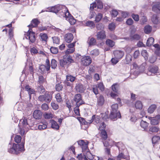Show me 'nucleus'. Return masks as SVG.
<instances>
[{"label":"nucleus","instance_id":"nucleus-23","mask_svg":"<svg viewBox=\"0 0 160 160\" xmlns=\"http://www.w3.org/2000/svg\"><path fill=\"white\" fill-rule=\"evenodd\" d=\"M38 128L40 130L46 129L47 127V122L45 121H42L39 123Z\"/></svg>","mask_w":160,"mask_h":160},{"label":"nucleus","instance_id":"nucleus-55","mask_svg":"<svg viewBox=\"0 0 160 160\" xmlns=\"http://www.w3.org/2000/svg\"><path fill=\"white\" fill-rule=\"evenodd\" d=\"M57 63L56 61L54 59H52L51 61V67L52 68L55 69L57 67Z\"/></svg>","mask_w":160,"mask_h":160},{"label":"nucleus","instance_id":"nucleus-53","mask_svg":"<svg viewBox=\"0 0 160 160\" xmlns=\"http://www.w3.org/2000/svg\"><path fill=\"white\" fill-rule=\"evenodd\" d=\"M96 28L98 30H104V26L102 23H99L96 24Z\"/></svg>","mask_w":160,"mask_h":160},{"label":"nucleus","instance_id":"nucleus-40","mask_svg":"<svg viewBox=\"0 0 160 160\" xmlns=\"http://www.w3.org/2000/svg\"><path fill=\"white\" fill-rule=\"evenodd\" d=\"M113 144L116 147L118 148L119 151L120 150V147L122 148L124 146L123 144L120 142H116L113 141Z\"/></svg>","mask_w":160,"mask_h":160},{"label":"nucleus","instance_id":"nucleus-15","mask_svg":"<svg viewBox=\"0 0 160 160\" xmlns=\"http://www.w3.org/2000/svg\"><path fill=\"white\" fill-rule=\"evenodd\" d=\"M73 39V35L71 33H68L65 35L64 39L67 43L70 42Z\"/></svg>","mask_w":160,"mask_h":160},{"label":"nucleus","instance_id":"nucleus-7","mask_svg":"<svg viewBox=\"0 0 160 160\" xmlns=\"http://www.w3.org/2000/svg\"><path fill=\"white\" fill-rule=\"evenodd\" d=\"M14 148L15 149L16 154H17L24 151V143L22 142L20 144L14 143Z\"/></svg>","mask_w":160,"mask_h":160},{"label":"nucleus","instance_id":"nucleus-8","mask_svg":"<svg viewBox=\"0 0 160 160\" xmlns=\"http://www.w3.org/2000/svg\"><path fill=\"white\" fill-rule=\"evenodd\" d=\"M73 100L76 102L75 105L80 106L84 103V102L82 100L81 95L80 94H76L74 97Z\"/></svg>","mask_w":160,"mask_h":160},{"label":"nucleus","instance_id":"nucleus-29","mask_svg":"<svg viewBox=\"0 0 160 160\" xmlns=\"http://www.w3.org/2000/svg\"><path fill=\"white\" fill-rule=\"evenodd\" d=\"M159 130L158 127L155 126H149V131L152 132H157Z\"/></svg>","mask_w":160,"mask_h":160},{"label":"nucleus","instance_id":"nucleus-27","mask_svg":"<svg viewBox=\"0 0 160 160\" xmlns=\"http://www.w3.org/2000/svg\"><path fill=\"white\" fill-rule=\"evenodd\" d=\"M41 40L42 42H47L48 37L47 34L45 33H41L39 35Z\"/></svg>","mask_w":160,"mask_h":160},{"label":"nucleus","instance_id":"nucleus-41","mask_svg":"<svg viewBox=\"0 0 160 160\" xmlns=\"http://www.w3.org/2000/svg\"><path fill=\"white\" fill-rule=\"evenodd\" d=\"M130 38L132 40L138 41L140 39L141 37L139 34L137 33H135L134 35L130 37Z\"/></svg>","mask_w":160,"mask_h":160},{"label":"nucleus","instance_id":"nucleus-19","mask_svg":"<svg viewBox=\"0 0 160 160\" xmlns=\"http://www.w3.org/2000/svg\"><path fill=\"white\" fill-rule=\"evenodd\" d=\"M96 97L97 98L98 105L100 106H102L105 101L104 97L102 95L100 94L98 98V96H96Z\"/></svg>","mask_w":160,"mask_h":160},{"label":"nucleus","instance_id":"nucleus-18","mask_svg":"<svg viewBox=\"0 0 160 160\" xmlns=\"http://www.w3.org/2000/svg\"><path fill=\"white\" fill-rule=\"evenodd\" d=\"M76 90L78 92L82 93L84 92L85 88L81 83L77 84L75 87Z\"/></svg>","mask_w":160,"mask_h":160},{"label":"nucleus","instance_id":"nucleus-13","mask_svg":"<svg viewBox=\"0 0 160 160\" xmlns=\"http://www.w3.org/2000/svg\"><path fill=\"white\" fill-rule=\"evenodd\" d=\"M82 64L87 66L90 64V57L89 56H84L81 59Z\"/></svg>","mask_w":160,"mask_h":160},{"label":"nucleus","instance_id":"nucleus-60","mask_svg":"<svg viewBox=\"0 0 160 160\" xmlns=\"http://www.w3.org/2000/svg\"><path fill=\"white\" fill-rule=\"evenodd\" d=\"M53 42L54 43L59 44L60 43V38L57 37H52Z\"/></svg>","mask_w":160,"mask_h":160},{"label":"nucleus","instance_id":"nucleus-63","mask_svg":"<svg viewBox=\"0 0 160 160\" xmlns=\"http://www.w3.org/2000/svg\"><path fill=\"white\" fill-rule=\"evenodd\" d=\"M42 109L44 111H47L48 109V106L47 103H44L41 106Z\"/></svg>","mask_w":160,"mask_h":160},{"label":"nucleus","instance_id":"nucleus-49","mask_svg":"<svg viewBox=\"0 0 160 160\" xmlns=\"http://www.w3.org/2000/svg\"><path fill=\"white\" fill-rule=\"evenodd\" d=\"M44 117L45 119H49L53 117V115L50 112H46L44 114Z\"/></svg>","mask_w":160,"mask_h":160},{"label":"nucleus","instance_id":"nucleus-16","mask_svg":"<svg viewBox=\"0 0 160 160\" xmlns=\"http://www.w3.org/2000/svg\"><path fill=\"white\" fill-rule=\"evenodd\" d=\"M106 32L104 30H101L97 33V38L98 39L103 40L106 38Z\"/></svg>","mask_w":160,"mask_h":160},{"label":"nucleus","instance_id":"nucleus-33","mask_svg":"<svg viewBox=\"0 0 160 160\" xmlns=\"http://www.w3.org/2000/svg\"><path fill=\"white\" fill-rule=\"evenodd\" d=\"M105 43L107 45L111 48L113 47L115 45L114 42L109 39L106 40Z\"/></svg>","mask_w":160,"mask_h":160},{"label":"nucleus","instance_id":"nucleus-36","mask_svg":"<svg viewBox=\"0 0 160 160\" xmlns=\"http://www.w3.org/2000/svg\"><path fill=\"white\" fill-rule=\"evenodd\" d=\"M101 137L104 140H106L108 138V135L106 131L105 130H101Z\"/></svg>","mask_w":160,"mask_h":160},{"label":"nucleus","instance_id":"nucleus-54","mask_svg":"<svg viewBox=\"0 0 160 160\" xmlns=\"http://www.w3.org/2000/svg\"><path fill=\"white\" fill-rule=\"evenodd\" d=\"M98 87L101 92L105 90V87L102 82H100L97 84Z\"/></svg>","mask_w":160,"mask_h":160},{"label":"nucleus","instance_id":"nucleus-31","mask_svg":"<svg viewBox=\"0 0 160 160\" xmlns=\"http://www.w3.org/2000/svg\"><path fill=\"white\" fill-rule=\"evenodd\" d=\"M154 39L152 37H149L147 40L146 45L148 47L151 46L154 42Z\"/></svg>","mask_w":160,"mask_h":160},{"label":"nucleus","instance_id":"nucleus-21","mask_svg":"<svg viewBox=\"0 0 160 160\" xmlns=\"http://www.w3.org/2000/svg\"><path fill=\"white\" fill-rule=\"evenodd\" d=\"M67 17H63L62 18H65L70 23L71 25H73L75 24L76 22V20L74 19L72 16H71L70 13H69V15H68V14H67Z\"/></svg>","mask_w":160,"mask_h":160},{"label":"nucleus","instance_id":"nucleus-4","mask_svg":"<svg viewBox=\"0 0 160 160\" xmlns=\"http://www.w3.org/2000/svg\"><path fill=\"white\" fill-rule=\"evenodd\" d=\"M103 7V4L100 0H96L95 2L91 3V13H93V10L97 9H101Z\"/></svg>","mask_w":160,"mask_h":160},{"label":"nucleus","instance_id":"nucleus-24","mask_svg":"<svg viewBox=\"0 0 160 160\" xmlns=\"http://www.w3.org/2000/svg\"><path fill=\"white\" fill-rule=\"evenodd\" d=\"M152 28L149 25H146L144 28V32L145 34H148L150 33L152 31Z\"/></svg>","mask_w":160,"mask_h":160},{"label":"nucleus","instance_id":"nucleus-42","mask_svg":"<svg viewBox=\"0 0 160 160\" xmlns=\"http://www.w3.org/2000/svg\"><path fill=\"white\" fill-rule=\"evenodd\" d=\"M103 18V15L101 13H98L96 14L95 21L96 22H99Z\"/></svg>","mask_w":160,"mask_h":160},{"label":"nucleus","instance_id":"nucleus-14","mask_svg":"<svg viewBox=\"0 0 160 160\" xmlns=\"http://www.w3.org/2000/svg\"><path fill=\"white\" fill-rule=\"evenodd\" d=\"M50 68V62L49 59H47L46 60V65H42L39 67V69L42 71H44V69H45L47 71L49 70Z\"/></svg>","mask_w":160,"mask_h":160},{"label":"nucleus","instance_id":"nucleus-6","mask_svg":"<svg viewBox=\"0 0 160 160\" xmlns=\"http://www.w3.org/2000/svg\"><path fill=\"white\" fill-rule=\"evenodd\" d=\"M148 70L149 72L151 73L152 75H156L159 73L158 67L154 64L149 65Z\"/></svg>","mask_w":160,"mask_h":160},{"label":"nucleus","instance_id":"nucleus-2","mask_svg":"<svg viewBox=\"0 0 160 160\" xmlns=\"http://www.w3.org/2000/svg\"><path fill=\"white\" fill-rule=\"evenodd\" d=\"M30 119L24 117L20 120L18 126L20 128V133L21 135H23L29 130V127L32 125L29 124Z\"/></svg>","mask_w":160,"mask_h":160},{"label":"nucleus","instance_id":"nucleus-10","mask_svg":"<svg viewBox=\"0 0 160 160\" xmlns=\"http://www.w3.org/2000/svg\"><path fill=\"white\" fill-rule=\"evenodd\" d=\"M26 38L27 39L28 38L30 40V42H31L33 43L36 40L35 33L29 29L28 32L27 36L26 37Z\"/></svg>","mask_w":160,"mask_h":160},{"label":"nucleus","instance_id":"nucleus-44","mask_svg":"<svg viewBox=\"0 0 160 160\" xmlns=\"http://www.w3.org/2000/svg\"><path fill=\"white\" fill-rule=\"evenodd\" d=\"M118 10L114 8L112 9L110 14L112 17H116L118 14Z\"/></svg>","mask_w":160,"mask_h":160},{"label":"nucleus","instance_id":"nucleus-52","mask_svg":"<svg viewBox=\"0 0 160 160\" xmlns=\"http://www.w3.org/2000/svg\"><path fill=\"white\" fill-rule=\"evenodd\" d=\"M99 54V51L98 49H94L91 51V55L96 57Z\"/></svg>","mask_w":160,"mask_h":160},{"label":"nucleus","instance_id":"nucleus-30","mask_svg":"<svg viewBox=\"0 0 160 160\" xmlns=\"http://www.w3.org/2000/svg\"><path fill=\"white\" fill-rule=\"evenodd\" d=\"M39 23V22L38 20L36 19H33L31 23V24L28 26V27H30L32 26V27H37Z\"/></svg>","mask_w":160,"mask_h":160},{"label":"nucleus","instance_id":"nucleus-62","mask_svg":"<svg viewBox=\"0 0 160 160\" xmlns=\"http://www.w3.org/2000/svg\"><path fill=\"white\" fill-rule=\"evenodd\" d=\"M140 55V52L138 50L135 51L133 54V57L134 59L137 58Z\"/></svg>","mask_w":160,"mask_h":160},{"label":"nucleus","instance_id":"nucleus-58","mask_svg":"<svg viewBox=\"0 0 160 160\" xmlns=\"http://www.w3.org/2000/svg\"><path fill=\"white\" fill-rule=\"evenodd\" d=\"M118 105L117 103L113 104L111 106L112 110L111 111H116L118 110Z\"/></svg>","mask_w":160,"mask_h":160},{"label":"nucleus","instance_id":"nucleus-1","mask_svg":"<svg viewBox=\"0 0 160 160\" xmlns=\"http://www.w3.org/2000/svg\"><path fill=\"white\" fill-rule=\"evenodd\" d=\"M46 11L58 13V16L61 18L67 17V14L69 15V12L67 8L65 6L61 5H57L49 7Z\"/></svg>","mask_w":160,"mask_h":160},{"label":"nucleus","instance_id":"nucleus-57","mask_svg":"<svg viewBox=\"0 0 160 160\" xmlns=\"http://www.w3.org/2000/svg\"><path fill=\"white\" fill-rule=\"evenodd\" d=\"M75 77L71 75H68L66 76V79L68 81L73 82L75 80Z\"/></svg>","mask_w":160,"mask_h":160},{"label":"nucleus","instance_id":"nucleus-51","mask_svg":"<svg viewBox=\"0 0 160 160\" xmlns=\"http://www.w3.org/2000/svg\"><path fill=\"white\" fill-rule=\"evenodd\" d=\"M125 60L127 62V64L129 63L132 61V56L130 54H127L126 56Z\"/></svg>","mask_w":160,"mask_h":160},{"label":"nucleus","instance_id":"nucleus-5","mask_svg":"<svg viewBox=\"0 0 160 160\" xmlns=\"http://www.w3.org/2000/svg\"><path fill=\"white\" fill-rule=\"evenodd\" d=\"M78 145L82 148V151L85 152H88L89 150L88 148V142L87 141L81 140L77 141Z\"/></svg>","mask_w":160,"mask_h":160},{"label":"nucleus","instance_id":"nucleus-46","mask_svg":"<svg viewBox=\"0 0 160 160\" xmlns=\"http://www.w3.org/2000/svg\"><path fill=\"white\" fill-rule=\"evenodd\" d=\"M60 64L62 67H64L65 65L68 64L66 58H64L63 59H60Z\"/></svg>","mask_w":160,"mask_h":160},{"label":"nucleus","instance_id":"nucleus-47","mask_svg":"<svg viewBox=\"0 0 160 160\" xmlns=\"http://www.w3.org/2000/svg\"><path fill=\"white\" fill-rule=\"evenodd\" d=\"M131 17L135 22H138L139 20V17L138 14L132 13L131 14Z\"/></svg>","mask_w":160,"mask_h":160},{"label":"nucleus","instance_id":"nucleus-17","mask_svg":"<svg viewBox=\"0 0 160 160\" xmlns=\"http://www.w3.org/2000/svg\"><path fill=\"white\" fill-rule=\"evenodd\" d=\"M42 115V113L41 112L38 110H35L33 113V116L34 118L36 119H40Z\"/></svg>","mask_w":160,"mask_h":160},{"label":"nucleus","instance_id":"nucleus-34","mask_svg":"<svg viewBox=\"0 0 160 160\" xmlns=\"http://www.w3.org/2000/svg\"><path fill=\"white\" fill-rule=\"evenodd\" d=\"M149 123L147 122L146 121H144L142 120H141L140 123V126L144 129L145 131H146V129L148 126Z\"/></svg>","mask_w":160,"mask_h":160},{"label":"nucleus","instance_id":"nucleus-50","mask_svg":"<svg viewBox=\"0 0 160 160\" xmlns=\"http://www.w3.org/2000/svg\"><path fill=\"white\" fill-rule=\"evenodd\" d=\"M147 21V17L145 16H143L140 20V22L141 25H143L145 24Z\"/></svg>","mask_w":160,"mask_h":160},{"label":"nucleus","instance_id":"nucleus-59","mask_svg":"<svg viewBox=\"0 0 160 160\" xmlns=\"http://www.w3.org/2000/svg\"><path fill=\"white\" fill-rule=\"evenodd\" d=\"M134 23L133 20L131 18L128 19L126 21V24L128 26L132 25Z\"/></svg>","mask_w":160,"mask_h":160},{"label":"nucleus","instance_id":"nucleus-11","mask_svg":"<svg viewBox=\"0 0 160 160\" xmlns=\"http://www.w3.org/2000/svg\"><path fill=\"white\" fill-rule=\"evenodd\" d=\"M148 119L150 120V123L152 125H157L159 124V121H160V115L158 114L156 115L154 119H152V117H149Z\"/></svg>","mask_w":160,"mask_h":160},{"label":"nucleus","instance_id":"nucleus-35","mask_svg":"<svg viewBox=\"0 0 160 160\" xmlns=\"http://www.w3.org/2000/svg\"><path fill=\"white\" fill-rule=\"evenodd\" d=\"M135 107L136 109L141 110L142 108V104L141 101H138L135 104Z\"/></svg>","mask_w":160,"mask_h":160},{"label":"nucleus","instance_id":"nucleus-25","mask_svg":"<svg viewBox=\"0 0 160 160\" xmlns=\"http://www.w3.org/2000/svg\"><path fill=\"white\" fill-rule=\"evenodd\" d=\"M50 123L51 124V127L53 129L57 130L59 128V126L57 122L54 120H50Z\"/></svg>","mask_w":160,"mask_h":160},{"label":"nucleus","instance_id":"nucleus-37","mask_svg":"<svg viewBox=\"0 0 160 160\" xmlns=\"http://www.w3.org/2000/svg\"><path fill=\"white\" fill-rule=\"evenodd\" d=\"M116 27L115 24L114 22H112L108 24V29L110 31H112L115 30Z\"/></svg>","mask_w":160,"mask_h":160},{"label":"nucleus","instance_id":"nucleus-32","mask_svg":"<svg viewBox=\"0 0 160 160\" xmlns=\"http://www.w3.org/2000/svg\"><path fill=\"white\" fill-rule=\"evenodd\" d=\"M160 140V137L158 136H153L152 138V144H157L159 141Z\"/></svg>","mask_w":160,"mask_h":160},{"label":"nucleus","instance_id":"nucleus-64","mask_svg":"<svg viewBox=\"0 0 160 160\" xmlns=\"http://www.w3.org/2000/svg\"><path fill=\"white\" fill-rule=\"evenodd\" d=\"M51 105L52 108L55 110H57L59 106L58 105L54 102H52Z\"/></svg>","mask_w":160,"mask_h":160},{"label":"nucleus","instance_id":"nucleus-38","mask_svg":"<svg viewBox=\"0 0 160 160\" xmlns=\"http://www.w3.org/2000/svg\"><path fill=\"white\" fill-rule=\"evenodd\" d=\"M37 90L38 92L41 94L45 92V89L42 85L38 86L37 88Z\"/></svg>","mask_w":160,"mask_h":160},{"label":"nucleus","instance_id":"nucleus-39","mask_svg":"<svg viewBox=\"0 0 160 160\" xmlns=\"http://www.w3.org/2000/svg\"><path fill=\"white\" fill-rule=\"evenodd\" d=\"M141 54L143 56L145 60L147 61L148 59V54L147 51L146 50H144L142 51Z\"/></svg>","mask_w":160,"mask_h":160},{"label":"nucleus","instance_id":"nucleus-43","mask_svg":"<svg viewBox=\"0 0 160 160\" xmlns=\"http://www.w3.org/2000/svg\"><path fill=\"white\" fill-rule=\"evenodd\" d=\"M8 147H10V148H8V152L11 153L16 154L15 149L14 148V144L12 147L11 144H9Z\"/></svg>","mask_w":160,"mask_h":160},{"label":"nucleus","instance_id":"nucleus-20","mask_svg":"<svg viewBox=\"0 0 160 160\" xmlns=\"http://www.w3.org/2000/svg\"><path fill=\"white\" fill-rule=\"evenodd\" d=\"M159 18V17L158 14H154L151 17V21L153 23L157 25L158 23Z\"/></svg>","mask_w":160,"mask_h":160},{"label":"nucleus","instance_id":"nucleus-45","mask_svg":"<svg viewBox=\"0 0 160 160\" xmlns=\"http://www.w3.org/2000/svg\"><path fill=\"white\" fill-rule=\"evenodd\" d=\"M50 50L51 52L53 54H57L58 52V48L57 47H52Z\"/></svg>","mask_w":160,"mask_h":160},{"label":"nucleus","instance_id":"nucleus-22","mask_svg":"<svg viewBox=\"0 0 160 160\" xmlns=\"http://www.w3.org/2000/svg\"><path fill=\"white\" fill-rule=\"evenodd\" d=\"M152 10L157 13L160 12V3L154 4L152 7Z\"/></svg>","mask_w":160,"mask_h":160},{"label":"nucleus","instance_id":"nucleus-28","mask_svg":"<svg viewBox=\"0 0 160 160\" xmlns=\"http://www.w3.org/2000/svg\"><path fill=\"white\" fill-rule=\"evenodd\" d=\"M157 108V106L155 104L151 105L148 109V112L149 113H152Z\"/></svg>","mask_w":160,"mask_h":160},{"label":"nucleus","instance_id":"nucleus-3","mask_svg":"<svg viewBox=\"0 0 160 160\" xmlns=\"http://www.w3.org/2000/svg\"><path fill=\"white\" fill-rule=\"evenodd\" d=\"M52 98V93L51 92L46 91L43 95H40L38 98V100L41 102H45L49 103Z\"/></svg>","mask_w":160,"mask_h":160},{"label":"nucleus","instance_id":"nucleus-12","mask_svg":"<svg viewBox=\"0 0 160 160\" xmlns=\"http://www.w3.org/2000/svg\"><path fill=\"white\" fill-rule=\"evenodd\" d=\"M113 54L115 57L119 59L122 58L124 53L122 50H116L113 52Z\"/></svg>","mask_w":160,"mask_h":160},{"label":"nucleus","instance_id":"nucleus-56","mask_svg":"<svg viewBox=\"0 0 160 160\" xmlns=\"http://www.w3.org/2000/svg\"><path fill=\"white\" fill-rule=\"evenodd\" d=\"M75 107L74 109V112L76 115L80 116V114L79 112V107L80 106L75 105Z\"/></svg>","mask_w":160,"mask_h":160},{"label":"nucleus","instance_id":"nucleus-9","mask_svg":"<svg viewBox=\"0 0 160 160\" xmlns=\"http://www.w3.org/2000/svg\"><path fill=\"white\" fill-rule=\"evenodd\" d=\"M109 118L111 119L121 118L122 116L119 111H111Z\"/></svg>","mask_w":160,"mask_h":160},{"label":"nucleus","instance_id":"nucleus-61","mask_svg":"<svg viewBox=\"0 0 160 160\" xmlns=\"http://www.w3.org/2000/svg\"><path fill=\"white\" fill-rule=\"evenodd\" d=\"M57 91H60L62 88V86L61 83H58L56 84L55 87Z\"/></svg>","mask_w":160,"mask_h":160},{"label":"nucleus","instance_id":"nucleus-48","mask_svg":"<svg viewBox=\"0 0 160 160\" xmlns=\"http://www.w3.org/2000/svg\"><path fill=\"white\" fill-rule=\"evenodd\" d=\"M112 64V65H116L119 61V59L115 57L114 58H112L110 61Z\"/></svg>","mask_w":160,"mask_h":160},{"label":"nucleus","instance_id":"nucleus-26","mask_svg":"<svg viewBox=\"0 0 160 160\" xmlns=\"http://www.w3.org/2000/svg\"><path fill=\"white\" fill-rule=\"evenodd\" d=\"M119 85L117 83L113 84L111 86V89L115 93H118V91Z\"/></svg>","mask_w":160,"mask_h":160}]
</instances>
